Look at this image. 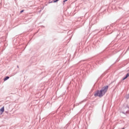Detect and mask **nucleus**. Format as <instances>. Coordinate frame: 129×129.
<instances>
[{"label":"nucleus","mask_w":129,"mask_h":129,"mask_svg":"<svg viewBox=\"0 0 129 129\" xmlns=\"http://www.w3.org/2000/svg\"><path fill=\"white\" fill-rule=\"evenodd\" d=\"M107 89H108V86H106L103 87L100 91H97V92L95 94V96L102 97V96L104 95L105 93H106Z\"/></svg>","instance_id":"obj_1"},{"label":"nucleus","mask_w":129,"mask_h":129,"mask_svg":"<svg viewBox=\"0 0 129 129\" xmlns=\"http://www.w3.org/2000/svg\"><path fill=\"white\" fill-rule=\"evenodd\" d=\"M129 76V74H127L126 76L123 78L122 80H124L125 79H126L127 78H128Z\"/></svg>","instance_id":"obj_2"},{"label":"nucleus","mask_w":129,"mask_h":129,"mask_svg":"<svg viewBox=\"0 0 129 129\" xmlns=\"http://www.w3.org/2000/svg\"><path fill=\"white\" fill-rule=\"evenodd\" d=\"M0 111L2 112V113L4 112V111H5V108L4 107H3L1 109H0Z\"/></svg>","instance_id":"obj_3"},{"label":"nucleus","mask_w":129,"mask_h":129,"mask_svg":"<svg viewBox=\"0 0 129 129\" xmlns=\"http://www.w3.org/2000/svg\"><path fill=\"white\" fill-rule=\"evenodd\" d=\"M9 78H10V77H6L4 79V81H6V80H8V79H9Z\"/></svg>","instance_id":"obj_4"},{"label":"nucleus","mask_w":129,"mask_h":129,"mask_svg":"<svg viewBox=\"0 0 129 129\" xmlns=\"http://www.w3.org/2000/svg\"><path fill=\"white\" fill-rule=\"evenodd\" d=\"M58 1H59V0H55V1H53V3H57V2H58Z\"/></svg>","instance_id":"obj_5"},{"label":"nucleus","mask_w":129,"mask_h":129,"mask_svg":"<svg viewBox=\"0 0 129 129\" xmlns=\"http://www.w3.org/2000/svg\"><path fill=\"white\" fill-rule=\"evenodd\" d=\"M24 12V10H22L20 12V13L22 14V13H23Z\"/></svg>","instance_id":"obj_6"},{"label":"nucleus","mask_w":129,"mask_h":129,"mask_svg":"<svg viewBox=\"0 0 129 129\" xmlns=\"http://www.w3.org/2000/svg\"><path fill=\"white\" fill-rule=\"evenodd\" d=\"M68 0H64L63 1V2L65 3V2H67Z\"/></svg>","instance_id":"obj_7"},{"label":"nucleus","mask_w":129,"mask_h":129,"mask_svg":"<svg viewBox=\"0 0 129 129\" xmlns=\"http://www.w3.org/2000/svg\"><path fill=\"white\" fill-rule=\"evenodd\" d=\"M125 113H127V111H125Z\"/></svg>","instance_id":"obj_8"},{"label":"nucleus","mask_w":129,"mask_h":129,"mask_svg":"<svg viewBox=\"0 0 129 129\" xmlns=\"http://www.w3.org/2000/svg\"><path fill=\"white\" fill-rule=\"evenodd\" d=\"M122 113H124V114H125V113L124 112H123Z\"/></svg>","instance_id":"obj_9"},{"label":"nucleus","mask_w":129,"mask_h":129,"mask_svg":"<svg viewBox=\"0 0 129 129\" xmlns=\"http://www.w3.org/2000/svg\"><path fill=\"white\" fill-rule=\"evenodd\" d=\"M121 129H124V128H122Z\"/></svg>","instance_id":"obj_10"}]
</instances>
